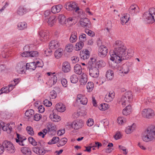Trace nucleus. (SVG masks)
Here are the masks:
<instances>
[{"label":"nucleus","mask_w":155,"mask_h":155,"mask_svg":"<svg viewBox=\"0 0 155 155\" xmlns=\"http://www.w3.org/2000/svg\"><path fill=\"white\" fill-rule=\"evenodd\" d=\"M110 59L117 63H120L122 60H127L133 55V51L127 50L124 44L121 41H116L114 50L109 52Z\"/></svg>","instance_id":"nucleus-1"},{"label":"nucleus","mask_w":155,"mask_h":155,"mask_svg":"<svg viewBox=\"0 0 155 155\" xmlns=\"http://www.w3.org/2000/svg\"><path fill=\"white\" fill-rule=\"evenodd\" d=\"M143 140L145 142L151 141L155 140V127L151 126L147 128L145 134L142 137Z\"/></svg>","instance_id":"nucleus-2"},{"label":"nucleus","mask_w":155,"mask_h":155,"mask_svg":"<svg viewBox=\"0 0 155 155\" xmlns=\"http://www.w3.org/2000/svg\"><path fill=\"white\" fill-rule=\"evenodd\" d=\"M133 98V95L132 92L130 91H126L122 95L119 101V103L124 107L131 102Z\"/></svg>","instance_id":"nucleus-3"},{"label":"nucleus","mask_w":155,"mask_h":155,"mask_svg":"<svg viewBox=\"0 0 155 155\" xmlns=\"http://www.w3.org/2000/svg\"><path fill=\"white\" fill-rule=\"evenodd\" d=\"M143 18L147 23L155 22V10H147L143 15Z\"/></svg>","instance_id":"nucleus-4"},{"label":"nucleus","mask_w":155,"mask_h":155,"mask_svg":"<svg viewBox=\"0 0 155 155\" xmlns=\"http://www.w3.org/2000/svg\"><path fill=\"white\" fill-rule=\"evenodd\" d=\"M142 116L145 118L150 119L155 115L154 111L150 108L143 109L141 112Z\"/></svg>","instance_id":"nucleus-5"},{"label":"nucleus","mask_w":155,"mask_h":155,"mask_svg":"<svg viewBox=\"0 0 155 155\" xmlns=\"http://www.w3.org/2000/svg\"><path fill=\"white\" fill-rule=\"evenodd\" d=\"M4 150L10 153H13L15 151V149L12 143L7 141H4L3 143Z\"/></svg>","instance_id":"nucleus-6"},{"label":"nucleus","mask_w":155,"mask_h":155,"mask_svg":"<svg viewBox=\"0 0 155 155\" xmlns=\"http://www.w3.org/2000/svg\"><path fill=\"white\" fill-rule=\"evenodd\" d=\"M108 49L106 46L101 45L99 47L98 49V54L100 57L104 58L107 54Z\"/></svg>","instance_id":"nucleus-7"},{"label":"nucleus","mask_w":155,"mask_h":155,"mask_svg":"<svg viewBox=\"0 0 155 155\" xmlns=\"http://www.w3.org/2000/svg\"><path fill=\"white\" fill-rule=\"evenodd\" d=\"M90 76L94 78H97L99 75V71L97 66H92L89 69Z\"/></svg>","instance_id":"nucleus-8"},{"label":"nucleus","mask_w":155,"mask_h":155,"mask_svg":"<svg viewBox=\"0 0 155 155\" xmlns=\"http://www.w3.org/2000/svg\"><path fill=\"white\" fill-rule=\"evenodd\" d=\"M48 134L50 135H54L56 133V126L53 124L49 122L47 126Z\"/></svg>","instance_id":"nucleus-9"},{"label":"nucleus","mask_w":155,"mask_h":155,"mask_svg":"<svg viewBox=\"0 0 155 155\" xmlns=\"http://www.w3.org/2000/svg\"><path fill=\"white\" fill-rule=\"evenodd\" d=\"M66 9H69L72 10H80L79 7L78 5L75 2H71L66 3L64 5Z\"/></svg>","instance_id":"nucleus-10"},{"label":"nucleus","mask_w":155,"mask_h":155,"mask_svg":"<svg viewBox=\"0 0 155 155\" xmlns=\"http://www.w3.org/2000/svg\"><path fill=\"white\" fill-rule=\"evenodd\" d=\"M38 52L36 51H25L21 54V55L23 57H36L38 55Z\"/></svg>","instance_id":"nucleus-11"},{"label":"nucleus","mask_w":155,"mask_h":155,"mask_svg":"<svg viewBox=\"0 0 155 155\" xmlns=\"http://www.w3.org/2000/svg\"><path fill=\"white\" fill-rule=\"evenodd\" d=\"M83 125V122L81 120H77L73 122L71 125L72 128L75 130H78L81 128Z\"/></svg>","instance_id":"nucleus-12"},{"label":"nucleus","mask_w":155,"mask_h":155,"mask_svg":"<svg viewBox=\"0 0 155 155\" xmlns=\"http://www.w3.org/2000/svg\"><path fill=\"white\" fill-rule=\"evenodd\" d=\"M25 67V63L21 61L17 64L15 68L16 71L18 73L20 74L24 72Z\"/></svg>","instance_id":"nucleus-13"},{"label":"nucleus","mask_w":155,"mask_h":155,"mask_svg":"<svg viewBox=\"0 0 155 155\" xmlns=\"http://www.w3.org/2000/svg\"><path fill=\"white\" fill-rule=\"evenodd\" d=\"M17 139H16V142L20 146H25L24 141L26 139V137L18 133H17Z\"/></svg>","instance_id":"nucleus-14"},{"label":"nucleus","mask_w":155,"mask_h":155,"mask_svg":"<svg viewBox=\"0 0 155 155\" xmlns=\"http://www.w3.org/2000/svg\"><path fill=\"white\" fill-rule=\"evenodd\" d=\"M76 100L77 101H79L83 105L87 104V100L86 97L84 95L81 94H79L77 95Z\"/></svg>","instance_id":"nucleus-15"},{"label":"nucleus","mask_w":155,"mask_h":155,"mask_svg":"<svg viewBox=\"0 0 155 155\" xmlns=\"http://www.w3.org/2000/svg\"><path fill=\"white\" fill-rule=\"evenodd\" d=\"M76 22V21L74 18L69 17L66 19L64 25L69 27L74 25Z\"/></svg>","instance_id":"nucleus-16"},{"label":"nucleus","mask_w":155,"mask_h":155,"mask_svg":"<svg viewBox=\"0 0 155 155\" xmlns=\"http://www.w3.org/2000/svg\"><path fill=\"white\" fill-rule=\"evenodd\" d=\"M48 32L46 31H42L39 33L40 39L41 41H45L48 40Z\"/></svg>","instance_id":"nucleus-17"},{"label":"nucleus","mask_w":155,"mask_h":155,"mask_svg":"<svg viewBox=\"0 0 155 155\" xmlns=\"http://www.w3.org/2000/svg\"><path fill=\"white\" fill-rule=\"evenodd\" d=\"M57 80V77L54 74H52L47 83L50 87H51L56 83Z\"/></svg>","instance_id":"nucleus-18"},{"label":"nucleus","mask_w":155,"mask_h":155,"mask_svg":"<svg viewBox=\"0 0 155 155\" xmlns=\"http://www.w3.org/2000/svg\"><path fill=\"white\" fill-rule=\"evenodd\" d=\"M115 93L114 91H110L105 96L104 100L107 102L112 101L114 97Z\"/></svg>","instance_id":"nucleus-19"},{"label":"nucleus","mask_w":155,"mask_h":155,"mask_svg":"<svg viewBox=\"0 0 155 155\" xmlns=\"http://www.w3.org/2000/svg\"><path fill=\"white\" fill-rule=\"evenodd\" d=\"M32 150L35 153L38 154L43 155L45 153V150L42 147H35L33 148Z\"/></svg>","instance_id":"nucleus-20"},{"label":"nucleus","mask_w":155,"mask_h":155,"mask_svg":"<svg viewBox=\"0 0 155 155\" xmlns=\"http://www.w3.org/2000/svg\"><path fill=\"white\" fill-rule=\"evenodd\" d=\"M14 88V86L9 84L7 86L2 88L0 90V95L3 93H7L12 91Z\"/></svg>","instance_id":"nucleus-21"},{"label":"nucleus","mask_w":155,"mask_h":155,"mask_svg":"<svg viewBox=\"0 0 155 155\" xmlns=\"http://www.w3.org/2000/svg\"><path fill=\"white\" fill-rule=\"evenodd\" d=\"M71 69V67L68 61L64 62L62 64V71L64 73L69 72Z\"/></svg>","instance_id":"nucleus-22"},{"label":"nucleus","mask_w":155,"mask_h":155,"mask_svg":"<svg viewBox=\"0 0 155 155\" xmlns=\"http://www.w3.org/2000/svg\"><path fill=\"white\" fill-rule=\"evenodd\" d=\"M79 22L81 27H89L90 24V22L89 20L85 18H81Z\"/></svg>","instance_id":"nucleus-23"},{"label":"nucleus","mask_w":155,"mask_h":155,"mask_svg":"<svg viewBox=\"0 0 155 155\" xmlns=\"http://www.w3.org/2000/svg\"><path fill=\"white\" fill-rule=\"evenodd\" d=\"M59 45V42L57 40H52L49 44V48L50 49H54L58 48Z\"/></svg>","instance_id":"nucleus-24"},{"label":"nucleus","mask_w":155,"mask_h":155,"mask_svg":"<svg viewBox=\"0 0 155 155\" xmlns=\"http://www.w3.org/2000/svg\"><path fill=\"white\" fill-rule=\"evenodd\" d=\"M132 112V108L130 104L127 105L126 107L123 110V114L126 116L130 114Z\"/></svg>","instance_id":"nucleus-25"},{"label":"nucleus","mask_w":155,"mask_h":155,"mask_svg":"<svg viewBox=\"0 0 155 155\" xmlns=\"http://www.w3.org/2000/svg\"><path fill=\"white\" fill-rule=\"evenodd\" d=\"M55 107L57 110L60 112H64L66 109L65 105L61 103L57 104L55 105Z\"/></svg>","instance_id":"nucleus-26"},{"label":"nucleus","mask_w":155,"mask_h":155,"mask_svg":"<svg viewBox=\"0 0 155 155\" xmlns=\"http://www.w3.org/2000/svg\"><path fill=\"white\" fill-rule=\"evenodd\" d=\"M130 18V15L128 14H124L122 17L120 18L121 24L123 25L128 22Z\"/></svg>","instance_id":"nucleus-27"},{"label":"nucleus","mask_w":155,"mask_h":155,"mask_svg":"<svg viewBox=\"0 0 155 155\" xmlns=\"http://www.w3.org/2000/svg\"><path fill=\"white\" fill-rule=\"evenodd\" d=\"M45 21L47 22L48 25L51 26H52L55 23L56 21L55 17L54 16L47 18Z\"/></svg>","instance_id":"nucleus-28"},{"label":"nucleus","mask_w":155,"mask_h":155,"mask_svg":"<svg viewBox=\"0 0 155 155\" xmlns=\"http://www.w3.org/2000/svg\"><path fill=\"white\" fill-rule=\"evenodd\" d=\"M82 69L81 66L79 64H76L74 67V72L78 75L81 74L82 73Z\"/></svg>","instance_id":"nucleus-29"},{"label":"nucleus","mask_w":155,"mask_h":155,"mask_svg":"<svg viewBox=\"0 0 155 155\" xmlns=\"http://www.w3.org/2000/svg\"><path fill=\"white\" fill-rule=\"evenodd\" d=\"M66 19L65 16L63 14H59L58 17L59 23L63 25H64Z\"/></svg>","instance_id":"nucleus-30"},{"label":"nucleus","mask_w":155,"mask_h":155,"mask_svg":"<svg viewBox=\"0 0 155 155\" xmlns=\"http://www.w3.org/2000/svg\"><path fill=\"white\" fill-rule=\"evenodd\" d=\"M87 76L85 73L82 74L79 81L80 84L81 85H85L87 82Z\"/></svg>","instance_id":"nucleus-31"},{"label":"nucleus","mask_w":155,"mask_h":155,"mask_svg":"<svg viewBox=\"0 0 155 155\" xmlns=\"http://www.w3.org/2000/svg\"><path fill=\"white\" fill-rule=\"evenodd\" d=\"M77 33L76 31H73L71 32L70 38V41L71 43H74L77 40Z\"/></svg>","instance_id":"nucleus-32"},{"label":"nucleus","mask_w":155,"mask_h":155,"mask_svg":"<svg viewBox=\"0 0 155 155\" xmlns=\"http://www.w3.org/2000/svg\"><path fill=\"white\" fill-rule=\"evenodd\" d=\"M63 49L61 48L56 50L54 53L55 57L57 59L60 58L63 54Z\"/></svg>","instance_id":"nucleus-33"},{"label":"nucleus","mask_w":155,"mask_h":155,"mask_svg":"<svg viewBox=\"0 0 155 155\" xmlns=\"http://www.w3.org/2000/svg\"><path fill=\"white\" fill-rule=\"evenodd\" d=\"M26 69L34 70L36 68V63L35 62L27 63L26 65Z\"/></svg>","instance_id":"nucleus-34"},{"label":"nucleus","mask_w":155,"mask_h":155,"mask_svg":"<svg viewBox=\"0 0 155 155\" xmlns=\"http://www.w3.org/2000/svg\"><path fill=\"white\" fill-rule=\"evenodd\" d=\"M106 76L107 78L109 80L113 79L114 77V74L113 71L111 70H109L106 72Z\"/></svg>","instance_id":"nucleus-35"},{"label":"nucleus","mask_w":155,"mask_h":155,"mask_svg":"<svg viewBox=\"0 0 155 155\" xmlns=\"http://www.w3.org/2000/svg\"><path fill=\"white\" fill-rule=\"evenodd\" d=\"M135 125L133 124L130 126H128L125 129V132L127 134L131 133L134 130L135 128Z\"/></svg>","instance_id":"nucleus-36"},{"label":"nucleus","mask_w":155,"mask_h":155,"mask_svg":"<svg viewBox=\"0 0 155 155\" xmlns=\"http://www.w3.org/2000/svg\"><path fill=\"white\" fill-rule=\"evenodd\" d=\"M90 52L87 50H85L83 52L82 54L81 55V58L85 60L88 59L90 57Z\"/></svg>","instance_id":"nucleus-37"},{"label":"nucleus","mask_w":155,"mask_h":155,"mask_svg":"<svg viewBox=\"0 0 155 155\" xmlns=\"http://www.w3.org/2000/svg\"><path fill=\"white\" fill-rule=\"evenodd\" d=\"M75 10L76 13H77L78 16L81 18H86V14L83 11V10Z\"/></svg>","instance_id":"nucleus-38"},{"label":"nucleus","mask_w":155,"mask_h":155,"mask_svg":"<svg viewBox=\"0 0 155 155\" xmlns=\"http://www.w3.org/2000/svg\"><path fill=\"white\" fill-rule=\"evenodd\" d=\"M84 45V43L82 42H78L74 46V49L77 51L80 50L82 48Z\"/></svg>","instance_id":"nucleus-39"},{"label":"nucleus","mask_w":155,"mask_h":155,"mask_svg":"<svg viewBox=\"0 0 155 155\" xmlns=\"http://www.w3.org/2000/svg\"><path fill=\"white\" fill-rule=\"evenodd\" d=\"M21 151L22 153L25 155H31V151L28 148L23 147L21 148Z\"/></svg>","instance_id":"nucleus-40"},{"label":"nucleus","mask_w":155,"mask_h":155,"mask_svg":"<svg viewBox=\"0 0 155 155\" xmlns=\"http://www.w3.org/2000/svg\"><path fill=\"white\" fill-rule=\"evenodd\" d=\"M50 115V117L52 118V120L54 122H58L60 121L61 120V118L59 116L56 114H53V115H52V117Z\"/></svg>","instance_id":"nucleus-41"},{"label":"nucleus","mask_w":155,"mask_h":155,"mask_svg":"<svg viewBox=\"0 0 155 155\" xmlns=\"http://www.w3.org/2000/svg\"><path fill=\"white\" fill-rule=\"evenodd\" d=\"M86 87L88 92H91L93 90L94 85L92 82H89L87 83Z\"/></svg>","instance_id":"nucleus-42"},{"label":"nucleus","mask_w":155,"mask_h":155,"mask_svg":"<svg viewBox=\"0 0 155 155\" xmlns=\"http://www.w3.org/2000/svg\"><path fill=\"white\" fill-rule=\"evenodd\" d=\"M18 27L19 30H24L27 28V24L24 22H20L18 24Z\"/></svg>","instance_id":"nucleus-43"},{"label":"nucleus","mask_w":155,"mask_h":155,"mask_svg":"<svg viewBox=\"0 0 155 155\" xmlns=\"http://www.w3.org/2000/svg\"><path fill=\"white\" fill-rule=\"evenodd\" d=\"M59 140V139L58 137H54L52 139L50 140L48 142V144H52L56 143Z\"/></svg>","instance_id":"nucleus-44"},{"label":"nucleus","mask_w":155,"mask_h":155,"mask_svg":"<svg viewBox=\"0 0 155 155\" xmlns=\"http://www.w3.org/2000/svg\"><path fill=\"white\" fill-rule=\"evenodd\" d=\"M109 108V105L107 104H101L99 106V108L101 110L104 111Z\"/></svg>","instance_id":"nucleus-45"},{"label":"nucleus","mask_w":155,"mask_h":155,"mask_svg":"<svg viewBox=\"0 0 155 155\" xmlns=\"http://www.w3.org/2000/svg\"><path fill=\"white\" fill-rule=\"evenodd\" d=\"M65 49L66 51L68 52H72L74 49L73 45L71 44H67L65 46Z\"/></svg>","instance_id":"nucleus-46"},{"label":"nucleus","mask_w":155,"mask_h":155,"mask_svg":"<svg viewBox=\"0 0 155 155\" xmlns=\"http://www.w3.org/2000/svg\"><path fill=\"white\" fill-rule=\"evenodd\" d=\"M70 80L72 83L75 84L78 82V78L77 75L74 74L70 77Z\"/></svg>","instance_id":"nucleus-47"},{"label":"nucleus","mask_w":155,"mask_h":155,"mask_svg":"<svg viewBox=\"0 0 155 155\" xmlns=\"http://www.w3.org/2000/svg\"><path fill=\"white\" fill-rule=\"evenodd\" d=\"M121 72L125 74H127L129 71V68L126 65H124L122 67V69L120 70Z\"/></svg>","instance_id":"nucleus-48"},{"label":"nucleus","mask_w":155,"mask_h":155,"mask_svg":"<svg viewBox=\"0 0 155 155\" xmlns=\"http://www.w3.org/2000/svg\"><path fill=\"white\" fill-rule=\"evenodd\" d=\"M15 123L13 122H11L9 124H7V129L8 130V133H10L12 131L13 128L15 127Z\"/></svg>","instance_id":"nucleus-49"},{"label":"nucleus","mask_w":155,"mask_h":155,"mask_svg":"<svg viewBox=\"0 0 155 155\" xmlns=\"http://www.w3.org/2000/svg\"><path fill=\"white\" fill-rule=\"evenodd\" d=\"M117 122L119 124H123L127 122V120L123 117H119L117 119Z\"/></svg>","instance_id":"nucleus-50"},{"label":"nucleus","mask_w":155,"mask_h":155,"mask_svg":"<svg viewBox=\"0 0 155 155\" xmlns=\"http://www.w3.org/2000/svg\"><path fill=\"white\" fill-rule=\"evenodd\" d=\"M67 141V139L66 138L64 137L62 138L59 141L58 146L59 147L64 146L66 143Z\"/></svg>","instance_id":"nucleus-51"},{"label":"nucleus","mask_w":155,"mask_h":155,"mask_svg":"<svg viewBox=\"0 0 155 155\" xmlns=\"http://www.w3.org/2000/svg\"><path fill=\"white\" fill-rule=\"evenodd\" d=\"M106 65L105 63L103 61H99L96 64V66L98 68H99L105 66Z\"/></svg>","instance_id":"nucleus-52"},{"label":"nucleus","mask_w":155,"mask_h":155,"mask_svg":"<svg viewBox=\"0 0 155 155\" xmlns=\"http://www.w3.org/2000/svg\"><path fill=\"white\" fill-rule=\"evenodd\" d=\"M26 130L28 134L31 136H33L34 134L33 128L30 126H28L26 128Z\"/></svg>","instance_id":"nucleus-53"},{"label":"nucleus","mask_w":155,"mask_h":155,"mask_svg":"<svg viewBox=\"0 0 155 155\" xmlns=\"http://www.w3.org/2000/svg\"><path fill=\"white\" fill-rule=\"evenodd\" d=\"M34 114V111L32 109H29L27 110L25 113V116L27 117H30Z\"/></svg>","instance_id":"nucleus-54"},{"label":"nucleus","mask_w":155,"mask_h":155,"mask_svg":"<svg viewBox=\"0 0 155 155\" xmlns=\"http://www.w3.org/2000/svg\"><path fill=\"white\" fill-rule=\"evenodd\" d=\"M57 96V93L55 91L53 90L50 92L49 97L50 99H55L56 98Z\"/></svg>","instance_id":"nucleus-55"},{"label":"nucleus","mask_w":155,"mask_h":155,"mask_svg":"<svg viewBox=\"0 0 155 155\" xmlns=\"http://www.w3.org/2000/svg\"><path fill=\"white\" fill-rule=\"evenodd\" d=\"M79 40L80 42H82L83 43L86 41V35L84 34H82L80 35L79 37Z\"/></svg>","instance_id":"nucleus-56"},{"label":"nucleus","mask_w":155,"mask_h":155,"mask_svg":"<svg viewBox=\"0 0 155 155\" xmlns=\"http://www.w3.org/2000/svg\"><path fill=\"white\" fill-rule=\"evenodd\" d=\"M63 6L61 5H58L52 6L51 10H61L62 9Z\"/></svg>","instance_id":"nucleus-57"},{"label":"nucleus","mask_w":155,"mask_h":155,"mask_svg":"<svg viewBox=\"0 0 155 155\" xmlns=\"http://www.w3.org/2000/svg\"><path fill=\"white\" fill-rule=\"evenodd\" d=\"M85 32L90 36L93 37L95 35L94 32L91 30L86 29L85 30Z\"/></svg>","instance_id":"nucleus-58"},{"label":"nucleus","mask_w":155,"mask_h":155,"mask_svg":"<svg viewBox=\"0 0 155 155\" xmlns=\"http://www.w3.org/2000/svg\"><path fill=\"white\" fill-rule=\"evenodd\" d=\"M43 104L44 105L47 107H50L52 105L51 102L47 99H45L43 101Z\"/></svg>","instance_id":"nucleus-59"},{"label":"nucleus","mask_w":155,"mask_h":155,"mask_svg":"<svg viewBox=\"0 0 155 155\" xmlns=\"http://www.w3.org/2000/svg\"><path fill=\"white\" fill-rule=\"evenodd\" d=\"M42 117L41 115L40 114H36L34 116V120L36 121L39 120Z\"/></svg>","instance_id":"nucleus-60"},{"label":"nucleus","mask_w":155,"mask_h":155,"mask_svg":"<svg viewBox=\"0 0 155 155\" xmlns=\"http://www.w3.org/2000/svg\"><path fill=\"white\" fill-rule=\"evenodd\" d=\"M87 126L89 127H91L92 125H93L94 122L93 121V120L92 119L89 118L87 122Z\"/></svg>","instance_id":"nucleus-61"},{"label":"nucleus","mask_w":155,"mask_h":155,"mask_svg":"<svg viewBox=\"0 0 155 155\" xmlns=\"http://www.w3.org/2000/svg\"><path fill=\"white\" fill-rule=\"evenodd\" d=\"M67 81L65 78L62 79L61 80V83L63 87H66L68 85Z\"/></svg>","instance_id":"nucleus-62"},{"label":"nucleus","mask_w":155,"mask_h":155,"mask_svg":"<svg viewBox=\"0 0 155 155\" xmlns=\"http://www.w3.org/2000/svg\"><path fill=\"white\" fill-rule=\"evenodd\" d=\"M51 14V10H45L44 12V15H45V20L48 18V16Z\"/></svg>","instance_id":"nucleus-63"},{"label":"nucleus","mask_w":155,"mask_h":155,"mask_svg":"<svg viewBox=\"0 0 155 155\" xmlns=\"http://www.w3.org/2000/svg\"><path fill=\"white\" fill-rule=\"evenodd\" d=\"M71 60L73 63H75L78 61L79 58L77 56H74L71 57Z\"/></svg>","instance_id":"nucleus-64"}]
</instances>
